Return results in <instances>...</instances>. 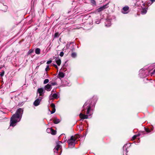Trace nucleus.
Masks as SVG:
<instances>
[{
	"label": "nucleus",
	"mask_w": 155,
	"mask_h": 155,
	"mask_svg": "<svg viewBox=\"0 0 155 155\" xmlns=\"http://www.w3.org/2000/svg\"><path fill=\"white\" fill-rule=\"evenodd\" d=\"M23 113V110L19 108L18 109L15 113L13 114L11 118L10 126H15L17 122H19L21 119Z\"/></svg>",
	"instance_id": "1"
},
{
	"label": "nucleus",
	"mask_w": 155,
	"mask_h": 155,
	"mask_svg": "<svg viewBox=\"0 0 155 155\" xmlns=\"http://www.w3.org/2000/svg\"><path fill=\"white\" fill-rule=\"evenodd\" d=\"M78 137L77 136H72L70 139L68 141L69 146L71 148L74 147L75 145V142Z\"/></svg>",
	"instance_id": "2"
},
{
	"label": "nucleus",
	"mask_w": 155,
	"mask_h": 155,
	"mask_svg": "<svg viewBox=\"0 0 155 155\" xmlns=\"http://www.w3.org/2000/svg\"><path fill=\"white\" fill-rule=\"evenodd\" d=\"M61 143V142L59 141H58L56 143V147L54 149V153H57L59 149L61 148V146L60 145Z\"/></svg>",
	"instance_id": "3"
},
{
	"label": "nucleus",
	"mask_w": 155,
	"mask_h": 155,
	"mask_svg": "<svg viewBox=\"0 0 155 155\" xmlns=\"http://www.w3.org/2000/svg\"><path fill=\"white\" fill-rule=\"evenodd\" d=\"M45 91V90L43 88H39L37 90L38 93L39 94V96L42 97L43 96Z\"/></svg>",
	"instance_id": "4"
},
{
	"label": "nucleus",
	"mask_w": 155,
	"mask_h": 155,
	"mask_svg": "<svg viewBox=\"0 0 155 155\" xmlns=\"http://www.w3.org/2000/svg\"><path fill=\"white\" fill-rule=\"evenodd\" d=\"M42 98L43 97H39L34 102V105L35 106L38 105Z\"/></svg>",
	"instance_id": "5"
},
{
	"label": "nucleus",
	"mask_w": 155,
	"mask_h": 155,
	"mask_svg": "<svg viewBox=\"0 0 155 155\" xmlns=\"http://www.w3.org/2000/svg\"><path fill=\"white\" fill-rule=\"evenodd\" d=\"M108 4V3H107V4H106V5L102 6L100 7L97 9V11L98 12H100L104 10V9H105L106 8L108 7L107 6Z\"/></svg>",
	"instance_id": "6"
},
{
	"label": "nucleus",
	"mask_w": 155,
	"mask_h": 155,
	"mask_svg": "<svg viewBox=\"0 0 155 155\" xmlns=\"http://www.w3.org/2000/svg\"><path fill=\"white\" fill-rule=\"evenodd\" d=\"M46 131L48 133H51L52 134L55 135L56 134V131L53 130L52 128H48L46 130Z\"/></svg>",
	"instance_id": "7"
},
{
	"label": "nucleus",
	"mask_w": 155,
	"mask_h": 155,
	"mask_svg": "<svg viewBox=\"0 0 155 155\" xmlns=\"http://www.w3.org/2000/svg\"><path fill=\"white\" fill-rule=\"evenodd\" d=\"M52 88V85H51L49 84H48L45 86L44 89L45 90H46L47 91H49L51 90Z\"/></svg>",
	"instance_id": "8"
},
{
	"label": "nucleus",
	"mask_w": 155,
	"mask_h": 155,
	"mask_svg": "<svg viewBox=\"0 0 155 155\" xmlns=\"http://www.w3.org/2000/svg\"><path fill=\"white\" fill-rule=\"evenodd\" d=\"M129 8L128 6H125L123 7L122 10V12L124 14H127L128 12Z\"/></svg>",
	"instance_id": "9"
},
{
	"label": "nucleus",
	"mask_w": 155,
	"mask_h": 155,
	"mask_svg": "<svg viewBox=\"0 0 155 155\" xmlns=\"http://www.w3.org/2000/svg\"><path fill=\"white\" fill-rule=\"evenodd\" d=\"M143 70V69H141L139 71V75L141 78H144L146 76V75H145L143 72L144 71Z\"/></svg>",
	"instance_id": "10"
},
{
	"label": "nucleus",
	"mask_w": 155,
	"mask_h": 155,
	"mask_svg": "<svg viewBox=\"0 0 155 155\" xmlns=\"http://www.w3.org/2000/svg\"><path fill=\"white\" fill-rule=\"evenodd\" d=\"M79 116L80 117L83 119H87L88 117V115L83 114L81 113L80 114Z\"/></svg>",
	"instance_id": "11"
},
{
	"label": "nucleus",
	"mask_w": 155,
	"mask_h": 155,
	"mask_svg": "<svg viewBox=\"0 0 155 155\" xmlns=\"http://www.w3.org/2000/svg\"><path fill=\"white\" fill-rule=\"evenodd\" d=\"M55 61L58 65V66H60L61 63V59L59 58H57L55 59Z\"/></svg>",
	"instance_id": "12"
},
{
	"label": "nucleus",
	"mask_w": 155,
	"mask_h": 155,
	"mask_svg": "<svg viewBox=\"0 0 155 155\" xmlns=\"http://www.w3.org/2000/svg\"><path fill=\"white\" fill-rule=\"evenodd\" d=\"M105 25L107 27H109L111 25V21L110 20H107L105 22Z\"/></svg>",
	"instance_id": "13"
},
{
	"label": "nucleus",
	"mask_w": 155,
	"mask_h": 155,
	"mask_svg": "<svg viewBox=\"0 0 155 155\" xmlns=\"http://www.w3.org/2000/svg\"><path fill=\"white\" fill-rule=\"evenodd\" d=\"M58 76L60 78H63L64 76V74L63 72H59L58 75Z\"/></svg>",
	"instance_id": "14"
},
{
	"label": "nucleus",
	"mask_w": 155,
	"mask_h": 155,
	"mask_svg": "<svg viewBox=\"0 0 155 155\" xmlns=\"http://www.w3.org/2000/svg\"><path fill=\"white\" fill-rule=\"evenodd\" d=\"M41 50L39 48H37L35 49V53L36 54H40Z\"/></svg>",
	"instance_id": "15"
},
{
	"label": "nucleus",
	"mask_w": 155,
	"mask_h": 155,
	"mask_svg": "<svg viewBox=\"0 0 155 155\" xmlns=\"http://www.w3.org/2000/svg\"><path fill=\"white\" fill-rule=\"evenodd\" d=\"M54 123L55 124H57L60 122L59 119L57 118L54 119L53 120Z\"/></svg>",
	"instance_id": "16"
},
{
	"label": "nucleus",
	"mask_w": 155,
	"mask_h": 155,
	"mask_svg": "<svg viewBox=\"0 0 155 155\" xmlns=\"http://www.w3.org/2000/svg\"><path fill=\"white\" fill-rule=\"evenodd\" d=\"M91 111V107L90 106H89L87 108V114H88V115H90V112Z\"/></svg>",
	"instance_id": "17"
},
{
	"label": "nucleus",
	"mask_w": 155,
	"mask_h": 155,
	"mask_svg": "<svg viewBox=\"0 0 155 155\" xmlns=\"http://www.w3.org/2000/svg\"><path fill=\"white\" fill-rule=\"evenodd\" d=\"M147 12V10L146 8H144L143 9L141 12V13L143 15L145 14Z\"/></svg>",
	"instance_id": "18"
},
{
	"label": "nucleus",
	"mask_w": 155,
	"mask_h": 155,
	"mask_svg": "<svg viewBox=\"0 0 155 155\" xmlns=\"http://www.w3.org/2000/svg\"><path fill=\"white\" fill-rule=\"evenodd\" d=\"M149 73L150 74L151 76L155 75V69L152 72H151L150 71L149 72Z\"/></svg>",
	"instance_id": "19"
},
{
	"label": "nucleus",
	"mask_w": 155,
	"mask_h": 155,
	"mask_svg": "<svg viewBox=\"0 0 155 155\" xmlns=\"http://www.w3.org/2000/svg\"><path fill=\"white\" fill-rule=\"evenodd\" d=\"M58 94H54L52 95V97L54 98H58Z\"/></svg>",
	"instance_id": "20"
},
{
	"label": "nucleus",
	"mask_w": 155,
	"mask_h": 155,
	"mask_svg": "<svg viewBox=\"0 0 155 155\" xmlns=\"http://www.w3.org/2000/svg\"><path fill=\"white\" fill-rule=\"evenodd\" d=\"M90 1L91 3L93 5L95 6L96 5V3L95 0H90Z\"/></svg>",
	"instance_id": "21"
},
{
	"label": "nucleus",
	"mask_w": 155,
	"mask_h": 155,
	"mask_svg": "<svg viewBox=\"0 0 155 155\" xmlns=\"http://www.w3.org/2000/svg\"><path fill=\"white\" fill-rule=\"evenodd\" d=\"M77 54L75 52H73L71 54V56L73 58H75L76 57Z\"/></svg>",
	"instance_id": "22"
},
{
	"label": "nucleus",
	"mask_w": 155,
	"mask_h": 155,
	"mask_svg": "<svg viewBox=\"0 0 155 155\" xmlns=\"http://www.w3.org/2000/svg\"><path fill=\"white\" fill-rule=\"evenodd\" d=\"M49 80L48 79H45L44 81V84H46L49 82Z\"/></svg>",
	"instance_id": "23"
},
{
	"label": "nucleus",
	"mask_w": 155,
	"mask_h": 155,
	"mask_svg": "<svg viewBox=\"0 0 155 155\" xmlns=\"http://www.w3.org/2000/svg\"><path fill=\"white\" fill-rule=\"evenodd\" d=\"M145 131L147 133H149L151 131V130L148 128H145Z\"/></svg>",
	"instance_id": "24"
},
{
	"label": "nucleus",
	"mask_w": 155,
	"mask_h": 155,
	"mask_svg": "<svg viewBox=\"0 0 155 155\" xmlns=\"http://www.w3.org/2000/svg\"><path fill=\"white\" fill-rule=\"evenodd\" d=\"M51 106L52 108H55V105L54 104L52 103L51 104Z\"/></svg>",
	"instance_id": "25"
},
{
	"label": "nucleus",
	"mask_w": 155,
	"mask_h": 155,
	"mask_svg": "<svg viewBox=\"0 0 155 155\" xmlns=\"http://www.w3.org/2000/svg\"><path fill=\"white\" fill-rule=\"evenodd\" d=\"M55 111V108H52V110L51 111V114H52L54 113Z\"/></svg>",
	"instance_id": "26"
},
{
	"label": "nucleus",
	"mask_w": 155,
	"mask_h": 155,
	"mask_svg": "<svg viewBox=\"0 0 155 155\" xmlns=\"http://www.w3.org/2000/svg\"><path fill=\"white\" fill-rule=\"evenodd\" d=\"M4 71H2L0 74V75L1 77H2L4 74Z\"/></svg>",
	"instance_id": "27"
},
{
	"label": "nucleus",
	"mask_w": 155,
	"mask_h": 155,
	"mask_svg": "<svg viewBox=\"0 0 155 155\" xmlns=\"http://www.w3.org/2000/svg\"><path fill=\"white\" fill-rule=\"evenodd\" d=\"M58 35H59V34L58 32H57V33H56L55 34H54V37H58Z\"/></svg>",
	"instance_id": "28"
},
{
	"label": "nucleus",
	"mask_w": 155,
	"mask_h": 155,
	"mask_svg": "<svg viewBox=\"0 0 155 155\" xmlns=\"http://www.w3.org/2000/svg\"><path fill=\"white\" fill-rule=\"evenodd\" d=\"M64 53L63 52H61L60 54V56L61 57H63L64 55Z\"/></svg>",
	"instance_id": "29"
},
{
	"label": "nucleus",
	"mask_w": 155,
	"mask_h": 155,
	"mask_svg": "<svg viewBox=\"0 0 155 155\" xmlns=\"http://www.w3.org/2000/svg\"><path fill=\"white\" fill-rule=\"evenodd\" d=\"M33 52V51L32 50H30L28 52V54H30L31 53H32Z\"/></svg>",
	"instance_id": "30"
},
{
	"label": "nucleus",
	"mask_w": 155,
	"mask_h": 155,
	"mask_svg": "<svg viewBox=\"0 0 155 155\" xmlns=\"http://www.w3.org/2000/svg\"><path fill=\"white\" fill-rule=\"evenodd\" d=\"M49 69V66L48 65H47L46 66V68H45V71H47Z\"/></svg>",
	"instance_id": "31"
},
{
	"label": "nucleus",
	"mask_w": 155,
	"mask_h": 155,
	"mask_svg": "<svg viewBox=\"0 0 155 155\" xmlns=\"http://www.w3.org/2000/svg\"><path fill=\"white\" fill-rule=\"evenodd\" d=\"M137 135H134L133 137H132V138L133 139V140H135L136 138L137 137Z\"/></svg>",
	"instance_id": "32"
},
{
	"label": "nucleus",
	"mask_w": 155,
	"mask_h": 155,
	"mask_svg": "<svg viewBox=\"0 0 155 155\" xmlns=\"http://www.w3.org/2000/svg\"><path fill=\"white\" fill-rule=\"evenodd\" d=\"M52 62V61L51 60H49V61H48L47 62V64H49L50 63H51Z\"/></svg>",
	"instance_id": "33"
},
{
	"label": "nucleus",
	"mask_w": 155,
	"mask_h": 155,
	"mask_svg": "<svg viewBox=\"0 0 155 155\" xmlns=\"http://www.w3.org/2000/svg\"><path fill=\"white\" fill-rule=\"evenodd\" d=\"M53 66H54L56 68H58V67L55 64H54L53 65Z\"/></svg>",
	"instance_id": "34"
},
{
	"label": "nucleus",
	"mask_w": 155,
	"mask_h": 155,
	"mask_svg": "<svg viewBox=\"0 0 155 155\" xmlns=\"http://www.w3.org/2000/svg\"><path fill=\"white\" fill-rule=\"evenodd\" d=\"M87 102H86L84 104L83 106V107H84L85 106H86L87 105Z\"/></svg>",
	"instance_id": "35"
},
{
	"label": "nucleus",
	"mask_w": 155,
	"mask_h": 155,
	"mask_svg": "<svg viewBox=\"0 0 155 155\" xmlns=\"http://www.w3.org/2000/svg\"><path fill=\"white\" fill-rule=\"evenodd\" d=\"M51 85H55V83H51V84H50Z\"/></svg>",
	"instance_id": "36"
},
{
	"label": "nucleus",
	"mask_w": 155,
	"mask_h": 155,
	"mask_svg": "<svg viewBox=\"0 0 155 155\" xmlns=\"http://www.w3.org/2000/svg\"><path fill=\"white\" fill-rule=\"evenodd\" d=\"M150 0L152 2V3L153 2H155V0Z\"/></svg>",
	"instance_id": "37"
},
{
	"label": "nucleus",
	"mask_w": 155,
	"mask_h": 155,
	"mask_svg": "<svg viewBox=\"0 0 155 155\" xmlns=\"http://www.w3.org/2000/svg\"><path fill=\"white\" fill-rule=\"evenodd\" d=\"M96 22L97 24H99V22L98 21H96Z\"/></svg>",
	"instance_id": "38"
},
{
	"label": "nucleus",
	"mask_w": 155,
	"mask_h": 155,
	"mask_svg": "<svg viewBox=\"0 0 155 155\" xmlns=\"http://www.w3.org/2000/svg\"><path fill=\"white\" fill-rule=\"evenodd\" d=\"M126 151L127 152H128L127 149L126 150Z\"/></svg>",
	"instance_id": "39"
},
{
	"label": "nucleus",
	"mask_w": 155,
	"mask_h": 155,
	"mask_svg": "<svg viewBox=\"0 0 155 155\" xmlns=\"http://www.w3.org/2000/svg\"><path fill=\"white\" fill-rule=\"evenodd\" d=\"M50 99H52V98H51V96L50 97Z\"/></svg>",
	"instance_id": "40"
},
{
	"label": "nucleus",
	"mask_w": 155,
	"mask_h": 155,
	"mask_svg": "<svg viewBox=\"0 0 155 155\" xmlns=\"http://www.w3.org/2000/svg\"><path fill=\"white\" fill-rule=\"evenodd\" d=\"M125 147V146L124 145V148Z\"/></svg>",
	"instance_id": "41"
}]
</instances>
